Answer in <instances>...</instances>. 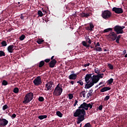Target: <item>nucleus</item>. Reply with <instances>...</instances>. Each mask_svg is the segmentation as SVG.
<instances>
[{"label":"nucleus","instance_id":"obj_59","mask_svg":"<svg viewBox=\"0 0 127 127\" xmlns=\"http://www.w3.org/2000/svg\"><path fill=\"white\" fill-rule=\"evenodd\" d=\"M102 84H104V82H100L99 84V85H102Z\"/></svg>","mask_w":127,"mask_h":127},{"label":"nucleus","instance_id":"obj_52","mask_svg":"<svg viewBox=\"0 0 127 127\" xmlns=\"http://www.w3.org/2000/svg\"><path fill=\"white\" fill-rule=\"evenodd\" d=\"M101 45H100V43L99 42H97L96 44V45L95 46V48L97 47L98 46H100Z\"/></svg>","mask_w":127,"mask_h":127},{"label":"nucleus","instance_id":"obj_60","mask_svg":"<svg viewBox=\"0 0 127 127\" xmlns=\"http://www.w3.org/2000/svg\"><path fill=\"white\" fill-rule=\"evenodd\" d=\"M125 57L126 58H127V54H126L125 55Z\"/></svg>","mask_w":127,"mask_h":127},{"label":"nucleus","instance_id":"obj_11","mask_svg":"<svg viewBox=\"0 0 127 127\" xmlns=\"http://www.w3.org/2000/svg\"><path fill=\"white\" fill-rule=\"evenodd\" d=\"M112 11H114L115 13H117V14H120L121 13H124V9L122 8H119L117 7H114L112 8Z\"/></svg>","mask_w":127,"mask_h":127},{"label":"nucleus","instance_id":"obj_44","mask_svg":"<svg viewBox=\"0 0 127 127\" xmlns=\"http://www.w3.org/2000/svg\"><path fill=\"white\" fill-rule=\"evenodd\" d=\"M77 84H80V86H83V85H84V83H83V81H82V80L77 81Z\"/></svg>","mask_w":127,"mask_h":127},{"label":"nucleus","instance_id":"obj_22","mask_svg":"<svg viewBox=\"0 0 127 127\" xmlns=\"http://www.w3.org/2000/svg\"><path fill=\"white\" fill-rule=\"evenodd\" d=\"M121 37H122V35H120L118 36L117 35L116 42L118 44H120V39H121Z\"/></svg>","mask_w":127,"mask_h":127},{"label":"nucleus","instance_id":"obj_3","mask_svg":"<svg viewBox=\"0 0 127 127\" xmlns=\"http://www.w3.org/2000/svg\"><path fill=\"white\" fill-rule=\"evenodd\" d=\"M63 92V88H62V85L59 83L55 87L53 94L54 96H56V97H58L59 96H61Z\"/></svg>","mask_w":127,"mask_h":127},{"label":"nucleus","instance_id":"obj_61","mask_svg":"<svg viewBox=\"0 0 127 127\" xmlns=\"http://www.w3.org/2000/svg\"><path fill=\"white\" fill-rule=\"evenodd\" d=\"M43 12H44V13H46V11H45V10H43Z\"/></svg>","mask_w":127,"mask_h":127},{"label":"nucleus","instance_id":"obj_40","mask_svg":"<svg viewBox=\"0 0 127 127\" xmlns=\"http://www.w3.org/2000/svg\"><path fill=\"white\" fill-rule=\"evenodd\" d=\"M8 109V106L7 105H5L2 107L3 111H5V110H7Z\"/></svg>","mask_w":127,"mask_h":127},{"label":"nucleus","instance_id":"obj_17","mask_svg":"<svg viewBox=\"0 0 127 127\" xmlns=\"http://www.w3.org/2000/svg\"><path fill=\"white\" fill-rule=\"evenodd\" d=\"M82 44L83 46H84V47H86V48H88V47H90L91 49L94 48V46H91L89 44H87V42L85 41L82 42Z\"/></svg>","mask_w":127,"mask_h":127},{"label":"nucleus","instance_id":"obj_51","mask_svg":"<svg viewBox=\"0 0 127 127\" xmlns=\"http://www.w3.org/2000/svg\"><path fill=\"white\" fill-rule=\"evenodd\" d=\"M88 66H90V63L84 64L83 65V67H88Z\"/></svg>","mask_w":127,"mask_h":127},{"label":"nucleus","instance_id":"obj_38","mask_svg":"<svg viewBox=\"0 0 127 127\" xmlns=\"http://www.w3.org/2000/svg\"><path fill=\"white\" fill-rule=\"evenodd\" d=\"M108 66L109 69H110V70H113L114 69V65H113L112 64H108Z\"/></svg>","mask_w":127,"mask_h":127},{"label":"nucleus","instance_id":"obj_29","mask_svg":"<svg viewBox=\"0 0 127 127\" xmlns=\"http://www.w3.org/2000/svg\"><path fill=\"white\" fill-rule=\"evenodd\" d=\"M56 114L58 117H59L60 118H62V117H63V114L60 111H57Z\"/></svg>","mask_w":127,"mask_h":127},{"label":"nucleus","instance_id":"obj_47","mask_svg":"<svg viewBox=\"0 0 127 127\" xmlns=\"http://www.w3.org/2000/svg\"><path fill=\"white\" fill-rule=\"evenodd\" d=\"M44 61L45 63L46 62V63H49L50 62V59H47L45 60Z\"/></svg>","mask_w":127,"mask_h":127},{"label":"nucleus","instance_id":"obj_41","mask_svg":"<svg viewBox=\"0 0 127 127\" xmlns=\"http://www.w3.org/2000/svg\"><path fill=\"white\" fill-rule=\"evenodd\" d=\"M108 84H109V85H111V84H113V82H114V79L110 78L109 80H108Z\"/></svg>","mask_w":127,"mask_h":127},{"label":"nucleus","instance_id":"obj_12","mask_svg":"<svg viewBox=\"0 0 127 127\" xmlns=\"http://www.w3.org/2000/svg\"><path fill=\"white\" fill-rule=\"evenodd\" d=\"M91 14H92V13L89 12H82L80 13V16L81 17H82V18H88L89 16H90Z\"/></svg>","mask_w":127,"mask_h":127},{"label":"nucleus","instance_id":"obj_49","mask_svg":"<svg viewBox=\"0 0 127 127\" xmlns=\"http://www.w3.org/2000/svg\"><path fill=\"white\" fill-rule=\"evenodd\" d=\"M98 110H99V111H102V110H103V105H100L98 107Z\"/></svg>","mask_w":127,"mask_h":127},{"label":"nucleus","instance_id":"obj_62","mask_svg":"<svg viewBox=\"0 0 127 127\" xmlns=\"http://www.w3.org/2000/svg\"><path fill=\"white\" fill-rule=\"evenodd\" d=\"M87 70V69H82V71H86Z\"/></svg>","mask_w":127,"mask_h":127},{"label":"nucleus","instance_id":"obj_13","mask_svg":"<svg viewBox=\"0 0 127 127\" xmlns=\"http://www.w3.org/2000/svg\"><path fill=\"white\" fill-rule=\"evenodd\" d=\"M52 85H53V82L52 81H49L48 83L46 84V91H49V90H51V88H52Z\"/></svg>","mask_w":127,"mask_h":127},{"label":"nucleus","instance_id":"obj_27","mask_svg":"<svg viewBox=\"0 0 127 127\" xmlns=\"http://www.w3.org/2000/svg\"><path fill=\"white\" fill-rule=\"evenodd\" d=\"M109 31H111V32H112L113 31V28H108L107 29H105L103 31V32L104 33H106L107 32H109Z\"/></svg>","mask_w":127,"mask_h":127},{"label":"nucleus","instance_id":"obj_64","mask_svg":"<svg viewBox=\"0 0 127 127\" xmlns=\"http://www.w3.org/2000/svg\"><path fill=\"white\" fill-rule=\"evenodd\" d=\"M104 51H107V50H106V49H105Z\"/></svg>","mask_w":127,"mask_h":127},{"label":"nucleus","instance_id":"obj_36","mask_svg":"<svg viewBox=\"0 0 127 127\" xmlns=\"http://www.w3.org/2000/svg\"><path fill=\"white\" fill-rule=\"evenodd\" d=\"M38 101L39 102H44V97L42 96H40L38 98Z\"/></svg>","mask_w":127,"mask_h":127},{"label":"nucleus","instance_id":"obj_34","mask_svg":"<svg viewBox=\"0 0 127 127\" xmlns=\"http://www.w3.org/2000/svg\"><path fill=\"white\" fill-rule=\"evenodd\" d=\"M8 84V82H7V81L5 80H3L2 82V85H3V86H6V85Z\"/></svg>","mask_w":127,"mask_h":127},{"label":"nucleus","instance_id":"obj_56","mask_svg":"<svg viewBox=\"0 0 127 127\" xmlns=\"http://www.w3.org/2000/svg\"><path fill=\"white\" fill-rule=\"evenodd\" d=\"M73 16H74V17H76L77 16V12H75L74 14L73 15Z\"/></svg>","mask_w":127,"mask_h":127},{"label":"nucleus","instance_id":"obj_20","mask_svg":"<svg viewBox=\"0 0 127 127\" xmlns=\"http://www.w3.org/2000/svg\"><path fill=\"white\" fill-rule=\"evenodd\" d=\"M1 47H5L6 46H7V43L6 42V41L3 40L1 42Z\"/></svg>","mask_w":127,"mask_h":127},{"label":"nucleus","instance_id":"obj_33","mask_svg":"<svg viewBox=\"0 0 127 127\" xmlns=\"http://www.w3.org/2000/svg\"><path fill=\"white\" fill-rule=\"evenodd\" d=\"M89 28L90 31H93V28H94V25L93 23H90L89 24Z\"/></svg>","mask_w":127,"mask_h":127},{"label":"nucleus","instance_id":"obj_58","mask_svg":"<svg viewBox=\"0 0 127 127\" xmlns=\"http://www.w3.org/2000/svg\"><path fill=\"white\" fill-rule=\"evenodd\" d=\"M86 29L87 30H90V27H87Z\"/></svg>","mask_w":127,"mask_h":127},{"label":"nucleus","instance_id":"obj_37","mask_svg":"<svg viewBox=\"0 0 127 127\" xmlns=\"http://www.w3.org/2000/svg\"><path fill=\"white\" fill-rule=\"evenodd\" d=\"M38 15H39V16H40V17H42V16H43V13H42V11L39 10L38 11Z\"/></svg>","mask_w":127,"mask_h":127},{"label":"nucleus","instance_id":"obj_55","mask_svg":"<svg viewBox=\"0 0 127 127\" xmlns=\"http://www.w3.org/2000/svg\"><path fill=\"white\" fill-rule=\"evenodd\" d=\"M69 83L70 84H71V85H74V83H75V82L73 80H71Z\"/></svg>","mask_w":127,"mask_h":127},{"label":"nucleus","instance_id":"obj_35","mask_svg":"<svg viewBox=\"0 0 127 127\" xmlns=\"http://www.w3.org/2000/svg\"><path fill=\"white\" fill-rule=\"evenodd\" d=\"M94 50H96V51H99V52L102 51V48L101 47H96L94 49Z\"/></svg>","mask_w":127,"mask_h":127},{"label":"nucleus","instance_id":"obj_24","mask_svg":"<svg viewBox=\"0 0 127 127\" xmlns=\"http://www.w3.org/2000/svg\"><path fill=\"white\" fill-rule=\"evenodd\" d=\"M93 105H94V102H91L89 104L86 103L87 108L88 109V108H90V109H92L93 108Z\"/></svg>","mask_w":127,"mask_h":127},{"label":"nucleus","instance_id":"obj_14","mask_svg":"<svg viewBox=\"0 0 127 127\" xmlns=\"http://www.w3.org/2000/svg\"><path fill=\"white\" fill-rule=\"evenodd\" d=\"M56 63H57V61H56V60L54 59L52 60L49 63L50 68H54L55 67V65H56Z\"/></svg>","mask_w":127,"mask_h":127},{"label":"nucleus","instance_id":"obj_18","mask_svg":"<svg viewBox=\"0 0 127 127\" xmlns=\"http://www.w3.org/2000/svg\"><path fill=\"white\" fill-rule=\"evenodd\" d=\"M68 78L69 80H76V78H77V74L72 73L69 75Z\"/></svg>","mask_w":127,"mask_h":127},{"label":"nucleus","instance_id":"obj_8","mask_svg":"<svg viewBox=\"0 0 127 127\" xmlns=\"http://www.w3.org/2000/svg\"><path fill=\"white\" fill-rule=\"evenodd\" d=\"M8 121L4 118H0V127H5L7 126Z\"/></svg>","mask_w":127,"mask_h":127},{"label":"nucleus","instance_id":"obj_19","mask_svg":"<svg viewBox=\"0 0 127 127\" xmlns=\"http://www.w3.org/2000/svg\"><path fill=\"white\" fill-rule=\"evenodd\" d=\"M111 89V88L110 87H104L100 90V92L101 93H104V92H107V91H110Z\"/></svg>","mask_w":127,"mask_h":127},{"label":"nucleus","instance_id":"obj_4","mask_svg":"<svg viewBox=\"0 0 127 127\" xmlns=\"http://www.w3.org/2000/svg\"><path fill=\"white\" fill-rule=\"evenodd\" d=\"M33 97H34V95L33 93L30 92L27 93L24 98L23 103L26 104L30 103V101L33 99Z\"/></svg>","mask_w":127,"mask_h":127},{"label":"nucleus","instance_id":"obj_26","mask_svg":"<svg viewBox=\"0 0 127 127\" xmlns=\"http://www.w3.org/2000/svg\"><path fill=\"white\" fill-rule=\"evenodd\" d=\"M92 93H93V89L89 90V92L87 94V98H89L90 96H92Z\"/></svg>","mask_w":127,"mask_h":127},{"label":"nucleus","instance_id":"obj_57","mask_svg":"<svg viewBox=\"0 0 127 127\" xmlns=\"http://www.w3.org/2000/svg\"><path fill=\"white\" fill-rule=\"evenodd\" d=\"M51 60H54V56H52L51 58Z\"/></svg>","mask_w":127,"mask_h":127},{"label":"nucleus","instance_id":"obj_43","mask_svg":"<svg viewBox=\"0 0 127 127\" xmlns=\"http://www.w3.org/2000/svg\"><path fill=\"white\" fill-rule=\"evenodd\" d=\"M68 98L69 100H72L74 98V96H73L72 94L70 93L68 94Z\"/></svg>","mask_w":127,"mask_h":127},{"label":"nucleus","instance_id":"obj_9","mask_svg":"<svg viewBox=\"0 0 127 127\" xmlns=\"http://www.w3.org/2000/svg\"><path fill=\"white\" fill-rule=\"evenodd\" d=\"M35 86H39L42 84V81L41 80V77L40 76H37L33 81Z\"/></svg>","mask_w":127,"mask_h":127},{"label":"nucleus","instance_id":"obj_32","mask_svg":"<svg viewBox=\"0 0 127 127\" xmlns=\"http://www.w3.org/2000/svg\"><path fill=\"white\" fill-rule=\"evenodd\" d=\"M5 56V53L2 51H0V57Z\"/></svg>","mask_w":127,"mask_h":127},{"label":"nucleus","instance_id":"obj_39","mask_svg":"<svg viewBox=\"0 0 127 127\" xmlns=\"http://www.w3.org/2000/svg\"><path fill=\"white\" fill-rule=\"evenodd\" d=\"M37 42L38 44H41L43 42H44V40L39 39L37 40Z\"/></svg>","mask_w":127,"mask_h":127},{"label":"nucleus","instance_id":"obj_54","mask_svg":"<svg viewBox=\"0 0 127 127\" xmlns=\"http://www.w3.org/2000/svg\"><path fill=\"white\" fill-rule=\"evenodd\" d=\"M126 53H127V50H125L124 51H123V55H125L126 54Z\"/></svg>","mask_w":127,"mask_h":127},{"label":"nucleus","instance_id":"obj_25","mask_svg":"<svg viewBox=\"0 0 127 127\" xmlns=\"http://www.w3.org/2000/svg\"><path fill=\"white\" fill-rule=\"evenodd\" d=\"M97 77V78H98V79H100L103 78V77H104V73H101L100 74V73H98L97 75H95Z\"/></svg>","mask_w":127,"mask_h":127},{"label":"nucleus","instance_id":"obj_2","mask_svg":"<svg viewBox=\"0 0 127 127\" xmlns=\"http://www.w3.org/2000/svg\"><path fill=\"white\" fill-rule=\"evenodd\" d=\"M100 79L98 78L96 75H93L91 77V81L89 83H86L85 86V89H90L91 87H93V85L97 84V82H99Z\"/></svg>","mask_w":127,"mask_h":127},{"label":"nucleus","instance_id":"obj_28","mask_svg":"<svg viewBox=\"0 0 127 127\" xmlns=\"http://www.w3.org/2000/svg\"><path fill=\"white\" fill-rule=\"evenodd\" d=\"M47 115H41L38 116V119L39 120H43L44 119H47Z\"/></svg>","mask_w":127,"mask_h":127},{"label":"nucleus","instance_id":"obj_30","mask_svg":"<svg viewBox=\"0 0 127 127\" xmlns=\"http://www.w3.org/2000/svg\"><path fill=\"white\" fill-rule=\"evenodd\" d=\"M85 39H86L87 42H88V43H89V44H91V43H92V41L91 40L90 38H89V37H85Z\"/></svg>","mask_w":127,"mask_h":127},{"label":"nucleus","instance_id":"obj_53","mask_svg":"<svg viewBox=\"0 0 127 127\" xmlns=\"http://www.w3.org/2000/svg\"><path fill=\"white\" fill-rule=\"evenodd\" d=\"M20 18L21 19H22V20H23V19H24V16L22 15V14L20 16Z\"/></svg>","mask_w":127,"mask_h":127},{"label":"nucleus","instance_id":"obj_21","mask_svg":"<svg viewBox=\"0 0 127 127\" xmlns=\"http://www.w3.org/2000/svg\"><path fill=\"white\" fill-rule=\"evenodd\" d=\"M44 64H45L44 61H41V62H40L38 65L39 68H42V67L44 66Z\"/></svg>","mask_w":127,"mask_h":127},{"label":"nucleus","instance_id":"obj_16","mask_svg":"<svg viewBox=\"0 0 127 127\" xmlns=\"http://www.w3.org/2000/svg\"><path fill=\"white\" fill-rule=\"evenodd\" d=\"M14 46L13 45L8 46L7 50L9 53H13L14 50Z\"/></svg>","mask_w":127,"mask_h":127},{"label":"nucleus","instance_id":"obj_10","mask_svg":"<svg viewBox=\"0 0 127 127\" xmlns=\"http://www.w3.org/2000/svg\"><path fill=\"white\" fill-rule=\"evenodd\" d=\"M117 34L115 32H111L107 37L111 40L112 41H115L117 39Z\"/></svg>","mask_w":127,"mask_h":127},{"label":"nucleus","instance_id":"obj_23","mask_svg":"<svg viewBox=\"0 0 127 127\" xmlns=\"http://www.w3.org/2000/svg\"><path fill=\"white\" fill-rule=\"evenodd\" d=\"M83 97V98L86 97V91H82L80 93V97Z\"/></svg>","mask_w":127,"mask_h":127},{"label":"nucleus","instance_id":"obj_42","mask_svg":"<svg viewBox=\"0 0 127 127\" xmlns=\"http://www.w3.org/2000/svg\"><path fill=\"white\" fill-rule=\"evenodd\" d=\"M25 38V35H22L20 37V38H19V39L20 40H21V41H22V40H24V39Z\"/></svg>","mask_w":127,"mask_h":127},{"label":"nucleus","instance_id":"obj_6","mask_svg":"<svg viewBox=\"0 0 127 127\" xmlns=\"http://www.w3.org/2000/svg\"><path fill=\"white\" fill-rule=\"evenodd\" d=\"M101 15L103 18H104V19H108L112 16V12L109 10H105L102 11Z\"/></svg>","mask_w":127,"mask_h":127},{"label":"nucleus","instance_id":"obj_48","mask_svg":"<svg viewBox=\"0 0 127 127\" xmlns=\"http://www.w3.org/2000/svg\"><path fill=\"white\" fill-rule=\"evenodd\" d=\"M94 71H95V73H96V74H98L99 73H101L100 72V71H99V70H98V68H96Z\"/></svg>","mask_w":127,"mask_h":127},{"label":"nucleus","instance_id":"obj_46","mask_svg":"<svg viewBox=\"0 0 127 127\" xmlns=\"http://www.w3.org/2000/svg\"><path fill=\"white\" fill-rule=\"evenodd\" d=\"M11 118L12 120H13V119H15V118H16V115L15 114H13L11 116Z\"/></svg>","mask_w":127,"mask_h":127},{"label":"nucleus","instance_id":"obj_31","mask_svg":"<svg viewBox=\"0 0 127 127\" xmlns=\"http://www.w3.org/2000/svg\"><path fill=\"white\" fill-rule=\"evenodd\" d=\"M13 93H15V94H17L18 92H19V89L17 87H15L13 91Z\"/></svg>","mask_w":127,"mask_h":127},{"label":"nucleus","instance_id":"obj_50","mask_svg":"<svg viewBox=\"0 0 127 127\" xmlns=\"http://www.w3.org/2000/svg\"><path fill=\"white\" fill-rule=\"evenodd\" d=\"M78 104V100H75V102L73 104V107H76V105Z\"/></svg>","mask_w":127,"mask_h":127},{"label":"nucleus","instance_id":"obj_1","mask_svg":"<svg viewBox=\"0 0 127 127\" xmlns=\"http://www.w3.org/2000/svg\"><path fill=\"white\" fill-rule=\"evenodd\" d=\"M73 117L77 118V124H81V122H83L85 120V112L81 110H76L75 113H73Z\"/></svg>","mask_w":127,"mask_h":127},{"label":"nucleus","instance_id":"obj_45","mask_svg":"<svg viewBox=\"0 0 127 127\" xmlns=\"http://www.w3.org/2000/svg\"><path fill=\"white\" fill-rule=\"evenodd\" d=\"M110 100V96H106L104 99V101H108Z\"/></svg>","mask_w":127,"mask_h":127},{"label":"nucleus","instance_id":"obj_15","mask_svg":"<svg viewBox=\"0 0 127 127\" xmlns=\"http://www.w3.org/2000/svg\"><path fill=\"white\" fill-rule=\"evenodd\" d=\"M92 75H93V74H87L85 75V81L87 83V84H89L90 83V78H91V79H92Z\"/></svg>","mask_w":127,"mask_h":127},{"label":"nucleus","instance_id":"obj_63","mask_svg":"<svg viewBox=\"0 0 127 127\" xmlns=\"http://www.w3.org/2000/svg\"><path fill=\"white\" fill-rule=\"evenodd\" d=\"M79 127H82V124H80V126Z\"/></svg>","mask_w":127,"mask_h":127},{"label":"nucleus","instance_id":"obj_5","mask_svg":"<svg viewBox=\"0 0 127 127\" xmlns=\"http://www.w3.org/2000/svg\"><path fill=\"white\" fill-rule=\"evenodd\" d=\"M126 27L123 26H121L120 25H116L114 28V31L116 32V34H123L124 33V28Z\"/></svg>","mask_w":127,"mask_h":127},{"label":"nucleus","instance_id":"obj_7","mask_svg":"<svg viewBox=\"0 0 127 127\" xmlns=\"http://www.w3.org/2000/svg\"><path fill=\"white\" fill-rule=\"evenodd\" d=\"M78 110L84 111L85 116H86V111H88V108H87V103H86L85 102H83L82 104L80 105L79 107H78V109H77L76 111H78Z\"/></svg>","mask_w":127,"mask_h":127}]
</instances>
